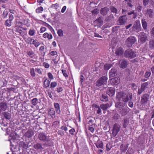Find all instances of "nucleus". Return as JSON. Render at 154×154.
<instances>
[{
    "mask_svg": "<svg viewBox=\"0 0 154 154\" xmlns=\"http://www.w3.org/2000/svg\"><path fill=\"white\" fill-rule=\"evenodd\" d=\"M116 97L119 100L122 99L124 102H127L132 99V94L130 92H117Z\"/></svg>",
    "mask_w": 154,
    "mask_h": 154,
    "instance_id": "f257e3e1",
    "label": "nucleus"
},
{
    "mask_svg": "<svg viewBox=\"0 0 154 154\" xmlns=\"http://www.w3.org/2000/svg\"><path fill=\"white\" fill-rule=\"evenodd\" d=\"M104 21L107 23L105 24L103 26L104 28H109L113 26L115 23V17L112 13H110L105 17Z\"/></svg>",
    "mask_w": 154,
    "mask_h": 154,
    "instance_id": "f03ea898",
    "label": "nucleus"
},
{
    "mask_svg": "<svg viewBox=\"0 0 154 154\" xmlns=\"http://www.w3.org/2000/svg\"><path fill=\"white\" fill-rule=\"evenodd\" d=\"M31 143L29 139L28 141L26 140V142L23 141L20 142L19 143L20 147L19 150L20 153H23V151H25L26 150L31 146V145L30 144Z\"/></svg>",
    "mask_w": 154,
    "mask_h": 154,
    "instance_id": "7ed1b4c3",
    "label": "nucleus"
},
{
    "mask_svg": "<svg viewBox=\"0 0 154 154\" xmlns=\"http://www.w3.org/2000/svg\"><path fill=\"white\" fill-rule=\"evenodd\" d=\"M136 52L132 49L129 48L126 50L124 53V56L130 59H133L136 57Z\"/></svg>",
    "mask_w": 154,
    "mask_h": 154,
    "instance_id": "20e7f679",
    "label": "nucleus"
},
{
    "mask_svg": "<svg viewBox=\"0 0 154 154\" xmlns=\"http://www.w3.org/2000/svg\"><path fill=\"white\" fill-rule=\"evenodd\" d=\"M136 41V38L134 36H131L127 38L125 44L127 47H130L135 43Z\"/></svg>",
    "mask_w": 154,
    "mask_h": 154,
    "instance_id": "39448f33",
    "label": "nucleus"
},
{
    "mask_svg": "<svg viewBox=\"0 0 154 154\" xmlns=\"http://www.w3.org/2000/svg\"><path fill=\"white\" fill-rule=\"evenodd\" d=\"M108 78L106 76H103L100 77L97 81L96 85L100 87L106 83Z\"/></svg>",
    "mask_w": 154,
    "mask_h": 154,
    "instance_id": "423d86ee",
    "label": "nucleus"
},
{
    "mask_svg": "<svg viewBox=\"0 0 154 154\" xmlns=\"http://www.w3.org/2000/svg\"><path fill=\"white\" fill-rule=\"evenodd\" d=\"M138 34L139 41L141 44L144 43L147 40L146 35L144 32H140Z\"/></svg>",
    "mask_w": 154,
    "mask_h": 154,
    "instance_id": "0eeeda50",
    "label": "nucleus"
},
{
    "mask_svg": "<svg viewBox=\"0 0 154 154\" xmlns=\"http://www.w3.org/2000/svg\"><path fill=\"white\" fill-rule=\"evenodd\" d=\"M121 126L119 124L116 123L113 125L112 128V135L113 137H116L120 130Z\"/></svg>",
    "mask_w": 154,
    "mask_h": 154,
    "instance_id": "6e6552de",
    "label": "nucleus"
},
{
    "mask_svg": "<svg viewBox=\"0 0 154 154\" xmlns=\"http://www.w3.org/2000/svg\"><path fill=\"white\" fill-rule=\"evenodd\" d=\"M149 95L147 94H145L142 95L141 97L140 103L142 105L145 106L147 103L149 98Z\"/></svg>",
    "mask_w": 154,
    "mask_h": 154,
    "instance_id": "1a4fd4ad",
    "label": "nucleus"
},
{
    "mask_svg": "<svg viewBox=\"0 0 154 154\" xmlns=\"http://www.w3.org/2000/svg\"><path fill=\"white\" fill-rule=\"evenodd\" d=\"M103 17L100 16L94 22V23L95 24V26H97L100 27L103 23Z\"/></svg>",
    "mask_w": 154,
    "mask_h": 154,
    "instance_id": "9d476101",
    "label": "nucleus"
},
{
    "mask_svg": "<svg viewBox=\"0 0 154 154\" xmlns=\"http://www.w3.org/2000/svg\"><path fill=\"white\" fill-rule=\"evenodd\" d=\"M14 18L13 15L11 14L9 15V18L5 22V25L8 27H10L12 24V21Z\"/></svg>",
    "mask_w": 154,
    "mask_h": 154,
    "instance_id": "9b49d317",
    "label": "nucleus"
},
{
    "mask_svg": "<svg viewBox=\"0 0 154 154\" xmlns=\"http://www.w3.org/2000/svg\"><path fill=\"white\" fill-rule=\"evenodd\" d=\"M119 66L120 68L124 69L127 67L128 64V60L125 59H122L119 61Z\"/></svg>",
    "mask_w": 154,
    "mask_h": 154,
    "instance_id": "f8f14e48",
    "label": "nucleus"
},
{
    "mask_svg": "<svg viewBox=\"0 0 154 154\" xmlns=\"http://www.w3.org/2000/svg\"><path fill=\"white\" fill-rule=\"evenodd\" d=\"M132 29L136 32H138L141 30V26L139 21H136L135 22L133 26Z\"/></svg>",
    "mask_w": 154,
    "mask_h": 154,
    "instance_id": "ddd939ff",
    "label": "nucleus"
},
{
    "mask_svg": "<svg viewBox=\"0 0 154 154\" xmlns=\"http://www.w3.org/2000/svg\"><path fill=\"white\" fill-rule=\"evenodd\" d=\"M115 92V88L113 87H109L106 91V93L110 97H112L114 95Z\"/></svg>",
    "mask_w": 154,
    "mask_h": 154,
    "instance_id": "4468645a",
    "label": "nucleus"
},
{
    "mask_svg": "<svg viewBox=\"0 0 154 154\" xmlns=\"http://www.w3.org/2000/svg\"><path fill=\"white\" fill-rule=\"evenodd\" d=\"M109 76L110 78L116 76L118 74L116 68H112L109 71Z\"/></svg>",
    "mask_w": 154,
    "mask_h": 154,
    "instance_id": "2eb2a0df",
    "label": "nucleus"
},
{
    "mask_svg": "<svg viewBox=\"0 0 154 154\" xmlns=\"http://www.w3.org/2000/svg\"><path fill=\"white\" fill-rule=\"evenodd\" d=\"M48 136H47L43 132L40 133L38 135V138L41 141H45L48 140Z\"/></svg>",
    "mask_w": 154,
    "mask_h": 154,
    "instance_id": "dca6fc26",
    "label": "nucleus"
},
{
    "mask_svg": "<svg viewBox=\"0 0 154 154\" xmlns=\"http://www.w3.org/2000/svg\"><path fill=\"white\" fill-rule=\"evenodd\" d=\"M126 16V15H125L120 16L119 17L118 21L119 23V25H123L126 22L127 18Z\"/></svg>",
    "mask_w": 154,
    "mask_h": 154,
    "instance_id": "f3484780",
    "label": "nucleus"
},
{
    "mask_svg": "<svg viewBox=\"0 0 154 154\" xmlns=\"http://www.w3.org/2000/svg\"><path fill=\"white\" fill-rule=\"evenodd\" d=\"M110 83L113 85H116L120 82V78L119 77H116L110 80Z\"/></svg>",
    "mask_w": 154,
    "mask_h": 154,
    "instance_id": "a211bd4d",
    "label": "nucleus"
},
{
    "mask_svg": "<svg viewBox=\"0 0 154 154\" xmlns=\"http://www.w3.org/2000/svg\"><path fill=\"white\" fill-rule=\"evenodd\" d=\"M109 11V9L107 7H104L101 8L100 14L103 16H106Z\"/></svg>",
    "mask_w": 154,
    "mask_h": 154,
    "instance_id": "6ab92c4d",
    "label": "nucleus"
},
{
    "mask_svg": "<svg viewBox=\"0 0 154 154\" xmlns=\"http://www.w3.org/2000/svg\"><path fill=\"white\" fill-rule=\"evenodd\" d=\"M119 113L122 116H126L129 112L128 109L126 107H124L120 110H119Z\"/></svg>",
    "mask_w": 154,
    "mask_h": 154,
    "instance_id": "aec40b11",
    "label": "nucleus"
},
{
    "mask_svg": "<svg viewBox=\"0 0 154 154\" xmlns=\"http://www.w3.org/2000/svg\"><path fill=\"white\" fill-rule=\"evenodd\" d=\"M45 142L42 144L44 146L47 147L48 146H53V142L50 140V139L48 138V140L44 141Z\"/></svg>",
    "mask_w": 154,
    "mask_h": 154,
    "instance_id": "412c9836",
    "label": "nucleus"
},
{
    "mask_svg": "<svg viewBox=\"0 0 154 154\" xmlns=\"http://www.w3.org/2000/svg\"><path fill=\"white\" fill-rule=\"evenodd\" d=\"M48 114L50 116L52 119H54L56 117L55 110L53 108H51L48 110Z\"/></svg>",
    "mask_w": 154,
    "mask_h": 154,
    "instance_id": "4be33fe9",
    "label": "nucleus"
},
{
    "mask_svg": "<svg viewBox=\"0 0 154 154\" xmlns=\"http://www.w3.org/2000/svg\"><path fill=\"white\" fill-rule=\"evenodd\" d=\"M129 144L122 143L120 146L121 151L125 152L128 149Z\"/></svg>",
    "mask_w": 154,
    "mask_h": 154,
    "instance_id": "5701e85b",
    "label": "nucleus"
},
{
    "mask_svg": "<svg viewBox=\"0 0 154 154\" xmlns=\"http://www.w3.org/2000/svg\"><path fill=\"white\" fill-rule=\"evenodd\" d=\"M125 106V103L121 102H117L115 104V107L118 109V111L124 108Z\"/></svg>",
    "mask_w": 154,
    "mask_h": 154,
    "instance_id": "b1692460",
    "label": "nucleus"
},
{
    "mask_svg": "<svg viewBox=\"0 0 154 154\" xmlns=\"http://www.w3.org/2000/svg\"><path fill=\"white\" fill-rule=\"evenodd\" d=\"M33 147L37 150H42L44 149L42 144L41 143L38 142H36L34 144Z\"/></svg>",
    "mask_w": 154,
    "mask_h": 154,
    "instance_id": "393cba45",
    "label": "nucleus"
},
{
    "mask_svg": "<svg viewBox=\"0 0 154 154\" xmlns=\"http://www.w3.org/2000/svg\"><path fill=\"white\" fill-rule=\"evenodd\" d=\"M7 108V103L5 102H2L0 103V111H5Z\"/></svg>",
    "mask_w": 154,
    "mask_h": 154,
    "instance_id": "a878e982",
    "label": "nucleus"
},
{
    "mask_svg": "<svg viewBox=\"0 0 154 154\" xmlns=\"http://www.w3.org/2000/svg\"><path fill=\"white\" fill-rule=\"evenodd\" d=\"M2 114L4 119L5 118L6 119L8 120H10L11 119V114L10 113L8 112H2Z\"/></svg>",
    "mask_w": 154,
    "mask_h": 154,
    "instance_id": "bb28decb",
    "label": "nucleus"
},
{
    "mask_svg": "<svg viewBox=\"0 0 154 154\" xmlns=\"http://www.w3.org/2000/svg\"><path fill=\"white\" fill-rule=\"evenodd\" d=\"M100 99L103 102H106L108 100V97L106 94H102L100 95Z\"/></svg>",
    "mask_w": 154,
    "mask_h": 154,
    "instance_id": "cd10ccee",
    "label": "nucleus"
},
{
    "mask_svg": "<svg viewBox=\"0 0 154 154\" xmlns=\"http://www.w3.org/2000/svg\"><path fill=\"white\" fill-rule=\"evenodd\" d=\"M34 132L31 129L28 130L25 134V136L28 138H30L33 135Z\"/></svg>",
    "mask_w": 154,
    "mask_h": 154,
    "instance_id": "c85d7f7f",
    "label": "nucleus"
},
{
    "mask_svg": "<svg viewBox=\"0 0 154 154\" xmlns=\"http://www.w3.org/2000/svg\"><path fill=\"white\" fill-rule=\"evenodd\" d=\"M153 11L151 9H147L146 10V15L147 16H149V17L151 18L153 17Z\"/></svg>",
    "mask_w": 154,
    "mask_h": 154,
    "instance_id": "c756f323",
    "label": "nucleus"
},
{
    "mask_svg": "<svg viewBox=\"0 0 154 154\" xmlns=\"http://www.w3.org/2000/svg\"><path fill=\"white\" fill-rule=\"evenodd\" d=\"M149 84L148 82H144L141 84L140 87L145 91L146 89L149 88Z\"/></svg>",
    "mask_w": 154,
    "mask_h": 154,
    "instance_id": "7c9ffc66",
    "label": "nucleus"
},
{
    "mask_svg": "<svg viewBox=\"0 0 154 154\" xmlns=\"http://www.w3.org/2000/svg\"><path fill=\"white\" fill-rule=\"evenodd\" d=\"M54 106L55 109V110L58 114H60V106L59 104L57 103H54Z\"/></svg>",
    "mask_w": 154,
    "mask_h": 154,
    "instance_id": "2f4dec72",
    "label": "nucleus"
},
{
    "mask_svg": "<svg viewBox=\"0 0 154 154\" xmlns=\"http://www.w3.org/2000/svg\"><path fill=\"white\" fill-rule=\"evenodd\" d=\"M112 119L113 120L116 121L120 117V115L117 113L113 112L112 114Z\"/></svg>",
    "mask_w": 154,
    "mask_h": 154,
    "instance_id": "473e14b6",
    "label": "nucleus"
},
{
    "mask_svg": "<svg viewBox=\"0 0 154 154\" xmlns=\"http://www.w3.org/2000/svg\"><path fill=\"white\" fill-rule=\"evenodd\" d=\"M124 53V51L123 48H119L116 51V54L119 56H121Z\"/></svg>",
    "mask_w": 154,
    "mask_h": 154,
    "instance_id": "72a5a7b5",
    "label": "nucleus"
},
{
    "mask_svg": "<svg viewBox=\"0 0 154 154\" xmlns=\"http://www.w3.org/2000/svg\"><path fill=\"white\" fill-rule=\"evenodd\" d=\"M111 105H109L108 103H107L106 104H101L100 106V108L103 110H106L107 109L110 107Z\"/></svg>",
    "mask_w": 154,
    "mask_h": 154,
    "instance_id": "f704fd0d",
    "label": "nucleus"
},
{
    "mask_svg": "<svg viewBox=\"0 0 154 154\" xmlns=\"http://www.w3.org/2000/svg\"><path fill=\"white\" fill-rule=\"evenodd\" d=\"M120 28L119 26H115L112 28V31L113 34H117Z\"/></svg>",
    "mask_w": 154,
    "mask_h": 154,
    "instance_id": "c9c22d12",
    "label": "nucleus"
},
{
    "mask_svg": "<svg viewBox=\"0 0 154 154\" xmlns=\"http://www.w3.org/2000/svg\"><path fill=\"white\" fill-rule=\"evenodd\" d=\"M110 9L111 12L112 13H114L116 15L118 13V10L113 6H111L109 7Z\"/></svg>",
    "mask_w": 154,
    "mask_h": 154,
    "instance_id": "e433bc0d",
    "label": "nucleus"
},
{
    "mask_svg": "<svg viewBox=\"0 0 154 154\" xmlns=\"http://www.w3.org/2000/svg\"><path fill=\"white\" fill-rule=\"evenodd\" d=\"M50 81L48 80L47 79H45L43 83L44 85L45 86V88H47L49 86L50 84Z\"/></svg>",
    "mask_w": 154,
    "mask_h": 154,
    "instance_id": "4c0bfd02",
    "label": "nucleus"
},
{
    "mask_svg": "<svg viewBox=\"0 0 154 154\" xmlns=\"http://www.w3.org/2000/svg\"><path fill=\"white\" fill-rule=\"evenodd\" d=\"M0 124L4 127H6L8 126V123L7 122H5V119L0 121Z\"/></svg>",
    "mask_w": 154,
    "mask_h": 154,
    "instance_id": "58836bf2",
    "label": "nucleus"
},
{
    "mask_svg": "<svg viewBox=\"0 0 154 154\" xmlns=\"http://www.w3.org/2000/svg\"><path fill=\"white\" fill-rule=\"evenodd\" d=\"M112 66L110 64H106L104 66V69L105 70H109Z\"/></svg>",
    "mask_w": 154,
    "mask_h": 154,
    "instance_id": "ea45409f",
    "label": "nucleus"
},
{
    "mask_svg": "<svg viewBox=\"0 0 154 154\" xmlns=\"http://www.w3.org/2000/svg\"><path fill=\"white\" fill-rule=\"evenodd\" d=\"M129 121L127 119H125L122 124L123 127L124 128H126L128 124Z\"/></svg>",
    "mask_w": 154,
    "mask_h": 154,
    "instance_id": "a19ab883",
    "label": "nucleus"
},
{
    "mask_svg": "<svg viewBox=\"0 0 154 154\" xmlns=\"http://www.w3.org/2000/svg\"><path fill=\"white\" fill-rule=\"evenodd\" d=\"M97 147L98 148L103 149V143L101 141L100 143H97L96 144Z\"/></svg>",
    "mask_w": 154,
    "mask_h": 154,
    "instance_id": "79ce46f5",
    "label": "nucleus"
},
{
    "mask_svg": "<svg viewBox=\"0 0 154 154\" xmlns=\"http://www.w3.org/2000/svg\"><path fill=\"white\" fill-rule=\"evenodd\" d=\"M141 21L142 26L143 29H146L147 25L146 22L144 19H142Z\"/></svg>",
    "mask_w": 154,
    "mask_h": 154,
    "instance_id": "37998d69",
    "label": "nucleus"
},
{
    "mask_svg": "<svg viewBox=\"0 0 154 154\" xmlns=\"http://www.w3.org/2000/svg\"><path fill=\"white\" fill-rule=\"evenodd\" d=\"M32 104L34 105H36L39 102L38 100V99L37 98H34L32 100Z\"/></svg>",
    "mask_w": 154,
    "mask_h": 154,
    "instance_id": "c03bdc74",
    "label": "nucleus"
},
{
    "mask_svg": "<svg viewBox=\"0 0 154 154\" xmlns=\"http://www.w3.org/2000/svg\"><path fill=\"white\" fill-rule=\"evenodd\" d=\"M112 147V145L110 143H108L106 145V149L107 151H109Z\"/></svg>",
    "mask_w": 154,
    "mask_h": 154,
    "instance_id": "a18cd8bd",
    "label": "nucleus"
},
{
    "mask_svg": "<svg viewBox=\"0 0 154 154\" xmlns=\"http://www.w3.org/2000/svg\"><path fill=\"white\" fill-rule=\"evenodd\" d=\"M149 45L150 48H154V40H150L149 41Z\"/></svg>",
    "mask_w": 154,
    "mask_h": 154,
    "instance_id": "49530a36",
    "label": "nucleus"
},
{
    "mask_svg": "<svg viewBox=\"0 0 154 154\" xmlns=\"http://www.w3.org/2000/svg\"><path fill=\"white\" fill-rule=\"evenodd\" d=\"M32 44L35 46L36 47H38L40 44L39 42L37 41L36 39L34 40L32 42Z\"/></svg>",
    "mask_w": 154,
    "mask_h": 154,
    "instance_id": "de8ad7c7",
    "label": "nucleus"
},
{
    "mask_svg": "<svg viewBox=\"0 0 154 154\" xmlns=\"http://www.w3.org/2000/svg\"><path fill=\"white\" fill-rule=\"evenodd\" d=\"M131 88L133 90H135L137 88V87L134 83H132L131 84Z\"/></svg>",
    "mask_w": 154,
    "mask_h": 154,
    "instance_id": "09e8293b",
    "label": "nucleus"
},
{
    "mask_svg": "<svg viewBox=\"0 0 154 154\" xmlns=\"http://www.w3.org/2000/svg\"><path fill=\"white\" fill-rule=\"evenodd\" d=\"M25 41L28 44H31V42L32 40V39L31 37H28L25 38Z\"/></svg>",
    "mask_w": 154,
    "mask_h": 154,
    "instance_id": "8fccbe9b",
    "label": "nucleus"
},
{
    "mask_svg": "<svg viewBox=\"0 0 154 154\" xmlns=\"http://www.w3.org/2000/svg\"><path fill=\"white\" fill-rule=\"evenodd\" d=\"M43 11V8L42 7L38 8L36 10V12L37 13H40Z\"/></svg>",
    "mask_w": 154,
    "mask_h": 154,
    "instance_id": "3c124183",
    "label": "nucleus"
},
{
    "mask_svg": "<svg viewBox=\"0 0 154 154\" xmlns=\"http://www.w3.org/2000/svg\"><path fill=\"white\" fill-rule=\"evenodd\" d=\"M11 128H4V130L3 129V128H2V130L4 131L5 130L7 134H9L11 132H10V129Z\"/></svg>",
    "mask_w": 154,
    "mask_h": 154,
    "instance_id": "603ef678",
    "label": "nucleus"
},
{
    "mask_svg": "<svg viewBox=\"0 0 154 154\" xmlns=\"http://www.w3.org/2000/svg\"><path fill=\"white\" fill-rule=\"evenodd\" d=\"M57 33L59 36H63V31L61 29H59L57 31Z\"/></svg>",
    "mask_w": 154,
    "mask_h": 154,
    "instance_id": "864d4df0",
    "label": "nucleus"
},
{
    "mask_svg": "<svg viewBox=\"0 0 154 154\" xmlns=\"http://www.w3.org/2000/svg\"><path fill=\"white\" fill-rule=\"evenodd\" d=\"M35 33V31L34 29H30L29 32V34L31 36H33Z\"/></svg>",
    "mask_w": 154,
    "mask_h": 154,
    "instance_id": "5fc2aeb1",
    "label": "nucleus"
},
{
    "mask_svg": "<svg viewBox=\"0 0 154 154\" xmlns=\"http://www.w3.org/2000/svg\"><path fill=\"white\" fill-rule=\"evenodd\" d=\"M57 85V83L56 82H52L51 84L50 88H52L55 87Z\"/></svg>",
    "mask_w": 154,
    "mask_h": 154,
    "instance_id": "6e6d98bb",
    "label": "nucleus"
},
{
    "mask_svg": "<svg viewBox=\"0 0 154 154\" xmlns=\"http://www.w3.org/2000/svg\"><path fill=\"white\" fill-rule=\"evenodd\" d=\"M30 72L31 75L32 77H35V73L34 69L33 68L31 69H30Z\"/></svg>",
    "mask_w": 154,
    "mask_h": 154,
    "instance_id": "4d7b16f0",
    "label": "nucleus"
},
{
    "mask_svg": "<svg viewBox=\"0 0 154 154\" xmlns=\"http://www.w3.org/2000/svg\"><path fill=\"white\" fill-rule=\"evenodd\" d=\"M99 11L97 8H96L92 11V13L93 15L97 14L99 13Z\"/></svg>",
    "mask_w": 154,
    "mask_h": 154,
    "instance_id": "13d9d810",
    "label": "nucleus"
},
{
    "mask_svg": "<svg viewBox=\"0 0 154 154\" xmlns=\"http://www.w3.org/2000/svg\"><path fill=\"white\" fill-rule=\"evenodd\" d=\"M8 15V12L7 11H4L2 14V15L3 17V18H5L7 17Z\"/></svg>",
    "mask_w": 154,
    "mask_h": 154,
    "instance_id": "bf43d9fd",
    "label": "nucleus"
},
{
    "mask_svg": "<svg viewBox=\"0 0 154 154\" xmlns=\"http://www.w3.org/2000/svg\"><path fill=\"white\" fill-rule=\"evenodd\" d=\"M151 74L150 72L147 71L145 73L144 77L146 78H148L150 76Z\"/></svg>",
    "mask_w": 154,
    "mask_h": 154,
    "instance_id": "052dcab7",
    "label": "nucleus"
},
{
    "mask_svg": "<svg viewBox=\"0 0 154 154\" xmlns=\"http://www.w3.org/2000/svg\"><path fill=\"white\" fill-rule=\"evenodd\" d=\"M129 102L128 103V105L129 106L131 107L132 108L133 106V103L131 100H129Z\"/></svg>",
    "mask_w": 154,
    "mask_h": 154,
    "instance_id": "680f3d73",
    "label": "nucleus"
},
{
    "mask_svg": "<svg viewBox=\"0 0 154 154\" xmlns=\"http://www.w3.org/2000/svg\"><path fill=\"white\" fill-rule=\"evenodd\" d=\"M144 91L142 88L140 87V88H139L138 89V91L137 92V94L138 95H140Z\"/></svg>",
    "mask_w": 154,
    "mask_h": 154,
    "instance_id": "e2e57ef3",
    "label": "nucleus"
},
{
    "mask_svg": "<svg viewBox=\"0 0 154 154\" xmlns=\"http://www.w3.org/2000/svg\"><path fill=\"white\" fill-rule=\"evenodd\" d=\"M62 71L63 76L66 77H68V75L67 73H66V71L65 70L62 69Z\"/></svg>",
    "mask_w": 154,
    "mask_h": 154,
    "instance_id": "0e129e2a",
    "label": "nucleus"
},
{
    "mask_svg": "<svg viewBox=\"0 0 154 154\" xmlns=\"http://www.w3.org/2000/svg\"><path fill=\"white\" fill-rule=\"evenodd\" d=\"M149 4L152 8H154V1L153 0H150Z\"/></svg>",
    "mask_w": 154,
    "mask_h": 154,
    "instance_id": "69168bd1",
    "label": "nucleus"
},
{
    "mask_svg": "<svg viewBox=\"0 0 154 154\" xmlns=\"http://www.w3.org/2000/svg\"><path fill=\"white\" fill-rule=\"evenodd\" d=\"M57 91L58 93H60L62 92L63 91V89L62 87H60L57 88Z\"/></svg>",
    "mask_w": 154,
    "mask_h": 154,
    "instance_id": "338daca9",
    "label": "nucleus"
},
{
    "mask_svg": "<svg viewBox=\"0 0 154 154\" xmlns=\"http://www.w3.org/2000/svg\"><path fill=\"white\" fill-rule=\"evenodd\" d=\"M57 134L61 136H63L64 134L63 131L61 130H59L57 132Z\"/></svg>",
    "mask_w": 154,
    "mask_h": 154,
    "instance_id": "774afa93",
    "label": "nucleus"
}]
</instances>
